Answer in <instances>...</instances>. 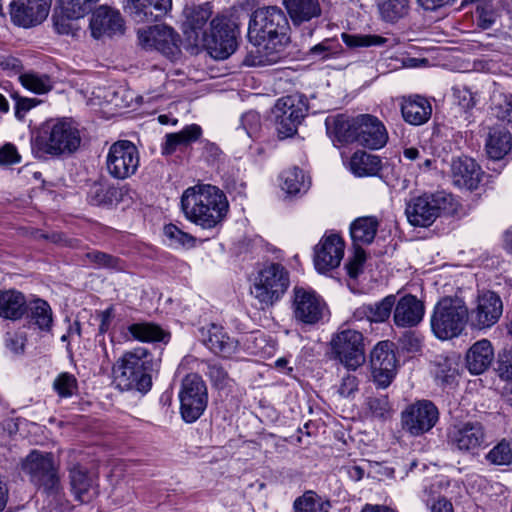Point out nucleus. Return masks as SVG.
Returning a JSON list of instances; mask_svg holds the SVG:
<instances>
[{"label":"nucleus","instance_id":"412c9836","mask_svg":"<svg viewBox=\"0 0 512 512\" xmlns=\"http://www.w3.org/2000/svg\"><path fill=\"white\" fill-rule=\"evenodd\" d=\"M293 313L297 321L304 324H315L323 314L324 303L312 290L294 287Z\"/></svg>","mask_w":512,"mask_h":512},{"label":"nucleus","instance_id":"680f3d73","mask_svg":"<svg viewBox=\"0 0 512 512\" xmlns=\"http://www.w3.org/2000/svg\"><path fill=\"white\" fill-rule=\"evenodd\" d=\"M11 97L15 100V117L22 121L26 114L41 103L36 98H27L20 96L17 92L11 94Z\"/></svg>","mask_w":512,"mask_h":512},{"label":"nucleus","instance_id":"2eb2a0df","mask_svg":"<svg viewBox=\"0 0 512 512\" xmlns=\"http://www.w3.org/2000/svg\"><path fill=\"white\" fill-rule=\"evenodd\" d=\"M138 39L144 49H155L169 59H175L181 53V38L179 34L173 28L166 25H155L147 29H139Z\"/></svg>","mask_w":512,"mask_h":512},{"label":"nucleus","instance_id":"aec40b11","mask_svg":"<svg viewBox=\"0 0 512 512\" xmlns=\"http://www.w3.org/2000/svg\"><path fill=\"white\" fill-rule=\"evenodd\" d=\"M345 244L337 234L325 235L314 248V265L318 272L337 268L344 256Z\"/></svg>","mask_w":512,"mask_h":512},{"label":"nucleus","instance_id":"20e7f679","mask_svg":"<svg viewBox=\"0 0 512 512\" xmlns=\"http://www.w3.org/2000/svg\"><path fill=\"white\" fill-rule=\"evenodd\" d=\"M81 143L79 131L70 122L47 123L32 140V152L38 158L75 152Z\"/></svg>","mask_w":512,"mask_h":512},{"label":"nucleus","instance_id":"6e6d98bb","mask_svg":"<svg viewBox=\"0 0 512 512\" xmlns=\"http://www.w3.org/2000/svg\"><path fill=\"white\" fill-rule=\"evenodd\" d=\"M53 25L58 34L69 35L74 34L76 30H78L75 20H78L76 17H68L61 8L58 6L52 16Z\"/></svg>","mask_w":512,"mask_h":512},{"label":"nucleus","instance_id":"603ef678","mask_svg":"<svg viewBox=\"0 0 512 512\" xmlns=\"http://www.w3.org/2000/svg\"><path fill=\"white\" fill-rule=\"evenodd\" d=\"M53 388L60 397H71L77 392V379L73 374L62 372L55 378Z\"/></svg>","mask_w":512,"mask_h":512},{"label":"nucleus","instance_id":"052dcab7","mask_svg":"<svg viewBox=\"0 0 512 512\" xmlns=\"http://www.w3.org/2000/svg\"><path fill=\"white\" fill-rule=\"evenodd\" d=\"M477 25L482 29L491 28L496 22L497 14L491 5L487 2L478 4L476 7Z\"/></svg>","mask_w":512,"mask_h":512},{"label":"nucleus","instance_id":"a18cd8bd","mask_svg":"<svg viewBox=\"0 0 512 512\" xmlns=\"http://www.w3.org/2000/svg\"><path fill=\"white\" fill-rule=\"evenodd\" d=\"M432 365L433 374L436 380L445 385L453 383L457 376L456 363L453 359L447 356L438 355L433 360Z\"/></svg>","mask_w":512,"mask_h":512},{"label":"nucleus","instance_id":"39448f33","mask_svg":"<svg viewBox=\"0 0 512 512\" xmlns=\"http://www.w3.org/2000/svg\"><path fill=\"white\" fill-rule=\"evenodd\" d=\"M468 307L459 297H443L434 306L430 326L440 340L458 337L468 324Z\"/></svg>","mask_w":512,"mask_h":512},{"label":"nucleus","instance_id":"473e14b6","mask_svg":"<svg viewBox=\"0 0 512 512\" xmlns=\"http://www.w3.org/2000/svg\"><path fill=\"white\" fill-rule=\"evenodd\" d=\"M196 369L205 374L212 386L218 390L231 389L234 380L229 376L227 369L217 360H193Z\"/></svg>","mask_w":512,"mask_h":512},{"label":"nucleus","instance_id":"1a4fd4ad","mask_svg":"<svg viewBox=\"0 0 512 512\" xmlns=\"http://www.w3.org/2000/svg\"><path fill=\"white\" fill-rule=\"evenodd\" d=\"M455 200L451 194L436 192L412 198L406 206L405 213L413 226L428 227L440 216L441 212L455 211Z\"/></svg>","mask_w":512,"mask_h":512},{"label":"nucleus","instance_id":"bb28decb","mask_svg":"<svg viewBox=\"0 0 512 512\" xmlns=\"http://www.w3.org/2000/svg\"><path fill=\"white\" fill-rule=\"evenodd\" d=\"M69 482L75 500L80 503H89L98 494L94 476L81 465L69 468Z\"/></svg>","mask_w":512,"mask_h":512},{"label":"nucleus","instance_id":"423d86ee","mask_svg":"<svg viewBox=\"0 0 512 512\" xmlns=\"http://www.w3.org/2000/svg\"><path fill=\"white\" fill-rule=\"evenodd\" d=\"M290 285L288 270L280 263L264 264L256 273L250 287L251 295L258 300L261 308L278 302Z\"/></svg>","mask_w":512,"mask_h":512},{"label":"nucleus","instance_id":"0e129e2a","mask_svg":"<svg viewBox=\"0 0 512 512\" xmlns=\"http://www.w3.org/2000/svg\"><path fill=\"white\" fill-rule=\"evenodd\" d=\"M21 156L16 146L12 143H5L0 147V166L20 163Z\"/></svg>","mask_w":512,"mask_h":512},{"label":"nucleus","instance_id":"c85d7f7f","mask_svg":"<svg viewBox=\"0 0 512 512\" xmlns=\"http://www.w3.org/2000/svg\"><path fill=\"white\" fill-rule=\"evenodd\" d=\"M400 108L404 121L414 126L425 124L432 114L430 102L420 95L403 97Z\"/></svg>","mask_w":512,"mask_h":512},{"label":"nucleus","instance_id":"e2e57ef3","mask_svg":"<svg viewBox=\"0 0 512 512\" xmlns=\"http://www.w3.org/2000/svg\"><path fill=\"white\" fill-rule=\"evenodd\" d=\"M86 257L99 267L120 269L119 259L110 254L101 251H91L86 254Z\"/></svg>","mask_w":512,"mask_h":512},{"label":"nucleus","instance_id":"09e8293b","mask_svg":"<svg viewBox=\"0 0 512 512\" xmlns=\"http://www.w3.org/2000/svg\"><path fill=\"white\" fill-rule=\"evenodd\" d=\"M99 0H59V7L68 17L83 18Z\"/></svg>","mask_w":512,"mask_h":512},{"label":"nucleus","instance_id":"69168bd1","mask_svg":"<svg viewBox=\"0 0 512 512\" xmlns=\"http://www.w3.org/2000/svg\"><path fill=\"white\" fill-rule=\"evenodd\" d=\"M241 124L249 137H254L260 128V115L256 111H249L242 115Z\"/></svg>","mask_w":512,"mask_h":512},{"label":"nucleus","instance_id":"f257e3e1","mask_svg":"<svg viewBox=\"0 0 512 512\" xmlns=\"http://www.w3.org/2000/svg\"><path fill=\"white\" fill-rule=\"evenodd\" d=\"M212 15L210 2L186 6L183 10V33L194 45L206 48L213 58L223 60L235 52L239 28L235 21L224 15L212 18L207 28Z\"/></svg>","mask_w":512,"mask_h":512},{"label":"nucleus","instance_id":"393cba45","mask_svg":"<svg viewBox=\"0 0 512 512\" xmlns=\"http://www.w3.org/2000/svg\"><path fill=\"white\" fill-rule=\"evenodd\" d=\"M172 8V0H130L128 10L134 21L151 23L160 21Z\"/></svg>","mask_w":512,"mask_h":512},{"label":"nucleus","instance_id":"49530a36","mask_svg":"<svg viewBox=\"0 0 512 512\" xmlns=\"http://www.w3.org/2000/svg\"><path fill=\"white\" fill-rule=\"evenodd\" d=\"M19 80L24 88L36 94H45L53 87L51 78L46 74L24 73Z\"/></svg>","mask_w":512,"mask_h":512},{"label":"nucleus","instance_id":"4468645a","mask_svg":"<svg viewBox=\"0 0 512 512\" xmlns=\"http://www.w3.org/2000/svg\"><path fill=\"white\" fill-rule=\"evenodd\" d=\"M140 157L135 144L128 140L113 143L106 156V168L115 179L124 180L134 175L139 167Z\"/></svg>","mask_w":512,"mask_h":512},{"label":"nucleus","instance_id":"774afa93","mask_svg":"<svg viewBox=\"0 0 512 512\" xmlns=\"http://www.w3.org/2000/svg\"><path fill=\"white\" fill-rule=\"evenodd\" d=\"M401 347L408 352H418L422 347V339L415 332L406 331L400 338Z\"/></svg>","mask_w":512,"mask_h":512},{"label":"nucleus","instance_id":"ddd939ff","mask_svg":"<svg viewBox=\"0 0 512 512\" xmlns=\"http://www.w3.org/2000/svg\"><path fill=\"white\" fill-rule=\"evenodd\" d=\"M447 443L453 451L476 455L486 446L485 428L479 421L455 423L448 428Z\"/></svg>","mask_w":512,"mask_h":512},{"label":"nucleus","instance_id":"5fc2aeb1","mask_svg":"<svg viewBox=\"0 0 512 512\" xmlns=\"http://www.w3.org/2000/svg\"><path fill=\"white\" fill-rule=\"evenodd\" d=\"M339 44L334 39H324L310 48L307 55L313 60H326L338 53Z\"/></svg>","mask_w":512,"mask_h":512},{"label":"nucleus","instance_id":"4be33fe9","mask_svg":"<svg viewBox=\"0 0 512 512\" xmlns=\"http://www.w3.org/2000/svg\"><path fill=\"white\" fill-rule=\"evenodd\" d=\"M425 315V304L415 295L406 294L395 300L393 322L398 328L418 326Z\"/></svg>","mask_w":512,"mask_h":512},{"label":"nucleus","instance_id":"37998d69","mask_svg":"<svg viewBox=\"0 0 512 512\" xmlns=\"http://www.w3.org/2000/svg\"><path fill=\"white\" fill-rule=\"evenodd\" d=\"M381 19L387 23H396L409 13V0H384L378 4Z\"/></svg>","mask_w":512,"mask_h":512},{"label":"nucleus","instance_id":"c9c22d12","mask_svg":"<svg viewBox=\"0 0 512 512\" xmlns=\"http://www.w3.org/2000/svg\"><path fill=\"white\" fill-rule=\"evenodd\" d=\"M378 227L379 222L373 216L359 217L354 220L350 225L353 247L371 244L376 236Z\"/></svg>","mask_w":512,"mask_h":512},{"label":"nucleus","instance_id":"bf43d9fd","mask_svg":"<svg viewBox=\"0 0 512 512\" xmlns=\"http://www.w3.org/2000/svg\"><path fill=\"white\" fill-rule=\"evenodd\" d=\"M366 261V253L362 247H354V254L348 260L345 268L350 278L356 279L363 271V265Z\"/></svg>","mask_w":512,"mask_h":512},{"label":"nucleus","instance_id":"dca6fc26","mask_svg":"<svg viewBox=\"0 0 512 512\" xmlns=\"http://www.w3.org/2000/svg\"><path fill=\"white\" fill-rule=\"evenodd\" d=\"M468 324L472 329H488L494 326L503 313L501 298L492 291L479 294L471 308H468Z\"/></svg>","mask_w":512,"mask_h":512},{"label":"nucleus","instance_id":"c03bdc74","mask_svg":"<svg viewBox=\"0 0 512 512\" xmlns=\"http://www.w3.org/2000/svg\"><path fill=\"white\" fill-rule=\"evenodd\" d=\"M282 189L290 195H296L307 191L309 182L305 180L303 171L297 167H293L284 171L281 175Z\"/></svg>","mask_w":512,"mask_h":512},{"label":"nucleus","instance_id":"a211bd4d","mask_svg":"<svg viewBox=\"0 0 512 512\" xmlns=\"http://www.w3.org/2000/svg\"><path fill=\"white\" fill-rule=\"evenodd\" d=\"M392 347V343L382 341L371 352L372 376L378 388H387L396 375L397 359Z\"/></svg>","mask_w":512,"mask_h":512},{"label":"nucleus","instance_id":"cd10ccee","mask_svg":"<svg viewBox=\"0 0 512 512\" xmlns=\"http://www.w3.org/2000/svg\"><path fill=\"white\" fill-rule=\"evenodd\" d=\"M494 360V349L487 339L476 341L467 351L465 356L466 367L471 374L484 373Z\"/></svg>","mask_w":512,"mask_h":512},{"label":"nucleus","instance_id":"2f4dec72","mask_svg":"<svg viewBox=\"0 0 512 512\" xmlns=\"http://www.w3.org/2000/svg\"><path fill=\"white\" fill-rule=\"evenodd\" d=\"M282 3L294 25L310 22L322 14L319 0H283Z\"/></svg>","mask_w":512,"mask_h":512},{"label":"nucleus","instance_id":"9d476101","mask_svg":"<svg viewBox=\"0 0 512 512\" xmlns=\"http://www.w3.org/2000/svg\"><path fill=\"white\" fill-rule=\"evenodd\" d=\"M308 112L305 96L293 94L279 98L271 110V117L279 139L293 137Z\"/></svg>","mask_w":512,"mask_h":512},{"label":"nucleus","instance_id":"58836bf2","mask_svg":"<svg viewBox=\"0 0 512 512\" xmlns=\"http://www.w3.org/2000/svg\"><path fill=\"white\" fill-rule=\"evenodd\" d=\"M396 296L388 295L374 304L363 305L357 309L356 315L365 316L371 322L386 321L394 310Z\"/></svg>","mask_w":512,"mask_h":512},{"label":"nucleus","instance_id":"8fccbe9b","mask_svg":"<svg viewBox=\"0 0 512 512\" xmlns=\"http://www.w3.org/2000/svg\"><path fill=\"white\" fill-rule=\"evenodd\" d=\"M341 38L349 48L382 46L388 40L379 35L342 33Z\"/></svg>","mask_w":512,"mask_h":512},{"label":"nucleus","instance_id":"5701e85b","mask_svg":"<svg viewBox=\"0 0 512 512\" xmlns=\"http://www.w3.org/2000/svg\"><path fill=\"white\" fill-rule=\"evenodd\" d=\"M90 29L92 36L96 39L121 34L124 29L123 19L118 11L107 6H100L92 14Z\"/></svg>","mask_w":512,"mask_h":512},{"label":"nucleus","instance_id":"0eeeda50","mask_svg":"<svg viewBox=\"0 0 512 512\" xmlns=\"http://www.w3.org/2000/svg\"><path fill=\"white\" fill-rule=\"evenodd\" d=\"M289 22L284 12L277 6L256 9L249 21L248 37L255 44L271 42L282 44L286 40Z\"/></svg>","mask_w":512,"mask_h":512},{"label":"nucleus","instance_id":"f3484780","mask_svg":"<svg viewBox=\"0 0 512 512\" xmlns=\"http://www.w3.org/2000/svg\"><path fill=\"white\" fill-rule=\"evenodd\" d=\"M438 419V408L429 400L416 401L401 413L403 428L413 436L430 431Z\"/></svg>","mask_w":512,"mask_h":512},{"label":"nucleus","instance_id":"13d9d810","mask_svg":"<svg viewBox=\"0 0 512 512\" xmlns=\"http://www.w3.org/2000/svg\"><path fill=\"white\" fill-rule=\"evenodd\" d=\"M453 97L455 103L465 112L473 109L477 103V94L473 93L466 86H457L453 88Z\"/></svg>","mask_w":512,"mask_h":512},{"label":"nucleus","instance_id":"4c0bfd02","mask_svg":"<svg viewBox=\"0 0 512 512\" xmlns=\"http://www.w3.org/2000/svg\"><path fill=\"white\" fill-rule=\"evenodd\" d=\"M202 134V129L197 124H191L184 127L178 133H169L165 136V143L162 146V154L171 155L177 147L189 145L198 140Z\"/></svg>","mask_w":512,"mask_h":512},{"label":"nucleus","instance_id":"6e6552de","mask_svg":"<svg viewBox=\"0 0 512 512\" xmlns=\"http://www.w3.org/2000/svg\"><path fill=\"white\" fill-rule=\"evenodd\" d=\"M22 470L46 496L56 498L61 494L63 487L52 453L31 451L22 462Z\"/></svg>","mask_w":512,"mask_h":512},{"label":"nucleus","instance_id":"f03ea898","mask_svg":"<svg viewBox=\"0 0 512 512\" xmlns=\"http://www.w3.org/2000/svg\"><path fill=\"white\" fill-rule=\"evenodd\" d=\"M181 210L191 223L213 229L223 222L229 203L224 192L210 184L187 188L181 196Z\"/></svg>","mask_w":512,"mask_h":512},{"label":"nucleus","instance_id":"a878e982","mask_svg":"<svg viewBox=\"0 0 512 512\" xmlns=\"http://www.w3.org/2000/svg\"><path fill=\"white\" fill-rule=\"evenodd\" d=\"M359 137L357 143L369 149H380L388 140V134L383 123L369 114L359 115Z\"/></svg>","mask_w":512,"mask_h":512},{"label":"nucleus","instance_id":"4d7b16f0","mask_svg":"<svg viewBox=\"0 0 512 512\" xmlns=\"http://www.w3.org/2000/svg\"><path fill=\"white\" fill-rule=\"evenodd\" d=\"M367 407L374 418L386 420L391 416L392 408L387 396L368 398Z\"/></svg>","mask_w":512,"mask_h":512},{"label":"nucleus","instance_id":"79ce46f5","mask_svg":"<svg viewBox=\"0 0 512 512\" xmlns=\"http://www.w3.org/2000/svg\"><path fill=\"white\" fill-rule=\"evenodd\" d=\"M28 317L30 324L35 325L41 331L48 332L51 330L53 323L52 310L46 301L42 299L35 300L29 308Z\"/></svg>","mask_w":512,"mask_h":512},{"label":"nucleus","instance_id":"ea45409f","mask_svg":"<svg viewBox=\"0 0 512 512\" xmlns=\"http://www.w3.org/2000/svg\"><path fill=\"white\" fill-rule=\"evenodd\" d=\"M350 169L358 177L375 176L381 169V160L376 155L357 151L350 159Z\"/></svg>","mask_w":512,"mask_h":512},{"label":"nucleus","instance_id":"a19ab883","mask_svg":"<svg viewBox=\"0 0 512 512\" xmlns=\"http://www.w3.org/2000/svg\"><path fill=\"white\" fill-rule=\"evenodd\" d=\"M128 331L141 342H167L170 337L158 324L151 322L133 323L128 326Z\"/></svg>","mask_w":512,"mask_h":512},{"label":"nucleus","instance_id":"e433bc0d","mask_svg":"<svg viewBox=\"0 0 512 512\" xmlns=\"http://www.w3.org/2000/svg\"><path fill=\"white\" fill-rule=\"evenodd\" d=\"M122 189L94 182L88 191L87 201L94 206L111 207L121 201Z\"/></svg>","mask_w":512,"mask_h":512},{"label":"nucleus","instance_id":"338daca9","mask_svg":"<svg viewBox=\"0 0 512 512\" xmlns=\"http://www.w3.org/2000/svg\"><path fill=\"white\" fill-rule=\"evenodd\" d=\"M497 372L502 380H512V352L499 354Z\"/></svg>","mask_w":512,"mask_h":512},{"label":"nucleus","instance_id":"7ed1b4c3","mask_svg":"<svg viewBox=\"0 0 512 512\" xmlns=\"http://www.w3.org/2000/svg\"><path fill=\"white\" fill-rule=\"evenodd\" d=\"M158 363L146 348L128 351L113 365L114 381L121 390L146 393L152 386V372Z\"/></svg>","mask_w":512,"mask_h":512},{"label":"nucleus","instance_id":"c756f323","mask_svg":"<svg viewBox=\"0 0 512 512\" xmlns=\"http://www.w3.org/2000/svg\"><path fill=\"white\" fill-rule=\"evenodd\" d=\"M327 133L339 143H353L359 137V116L349 118L344 115H338L332 119H326Z\"/></svg>","mask_w":512,"mask_h":512},{"label":"nucleus","instance_id":"de8ad7c7","mask_svg":"<svg viewBox=\"0 0 512 512\" xmlns=\"http://www.w3.org/2000/svg\"><path fill=\"white\" fill-rule=\"evenodd\" d=\"M330 504L313 492H307L294 502V512H329Z\"/></svg>","mask_w":512,"mask_h":512},{"label":"nucleus","instance_id":"72a5a7b5","mask_svg":"<svg viewBox=\"0 0 512 512\" xmlns=\"http://www.w3.org/2000/svg\"><path fill=\"white\" fill-rule=\"evenodd\" d=\"M485 147L491 159H503L512 149V135L501 126L492 127L489 131Z\"/></svg>","mask_w":512,"mask_h":512},{"label":"nucleus","instance_id":"3c124183","mask_svg":"<svg viewBox=\"0 0 512 512\" xmlns=\"http://www.w3.org/2000/svg\"><path fill=\"white\" fill-rule=\"evenodd\" d=\"M163 232L172 246L184 248H193L195 246L196 238L172 223L165 225Z\"/></svg>","mask_w":512,"mask_h":512},{"label":"nucleus","instance_id":"7c9ffc66","mask_svg":"<svg viewBox=\"0 0 512 512\" xmlns=\"http://www.w3.org/2000/svg\"><path fill=\"white\" fill-rule=\"evenodd\" d=\"M205 345L215 354L228 358L238 351L239 341L231 337L225 329L217 324L208 328Z\"/></svg>","mask_w":512,"mask_h":512},{"label":"nucleus","instance_id":"b1692460","mask_svg":"<svg viewBox=\"0 0 512 512\" xmlns=\"http://www.w3.org/2000/svg\"><path fill=\"white\" fill-rule=\"evenodd\" d=\"M483 172L474 159L458 157L451 163V177L454 185L467 190H475L481 181Z\"/></svg>","mask_w":512,"mask_h":512},{"label":"nucleus","instance_id":"6ab92c4d","mask_svg":"<svg viewBox=\"0 0 512 512\" xmlns=\"http://www.w3.org/2000/svg\"><path fill=\"white\" fill-rule=\"evenodd\" d=\"M8 6L12 22L28 28L42 23L47 18L51 0H11Z\"/></svg>","mask_w":512,"mask_h":512},{"label":"nucleus","instance_id":"864d4df0","mask_svg":"<svg viewBox=\"0 0 512 512\" xmlns=\"http://www.w3.org/2000/svg\"><path fill=\"white\" fill-rule=\"evenodd\" d=\"M486 459L493 465L511 464L512 448L510 443L503 439L487 453Z\"/></svg>","mask_w":512,"mask_h":512},{"label":"nucleus","instance_id":"9b49d317","mask_svg":"<svg viewBox=\"0 0 512 512\" xmlns=\"http://www.w3.org/2000/svg\"><path fill=\"white\" fill-rule=\"evenodd\" d=\"M180 414L186 423H194L204 413L208 404L206 383L196 373L186 375L179 392Z\"/></svg>","mask_w":512,"mask_h":512},{"label":"nucleus","instance_id":"f8f14e48","mask_svg":"<svg viewBox=\"0 0 512 512\" xmlns=\"http://www.w3.org/2000/svg\"><path fill=\"white\" fill-rule=\"evenodd\" d=\"M331 351L347 369L356 370L365 362L364 337L354 329H343L333 335Z\"/></svg>","mask_w":512,"mask_h":512},{"label":"nucleus","instance_id":"f704fd0d","mask_svg":"<svg viewBox=\"0 0 512 512\" xmlns=\"http://www.w3.org/2000/svg\"><path fill=\"white\" fill-rule=\"evenodd\" d=\"M26 311V299L21 292L13 289L0 292V317L18 320Z\"/></svg>","mask_w":512,"mask_h":512}]
</instances>
